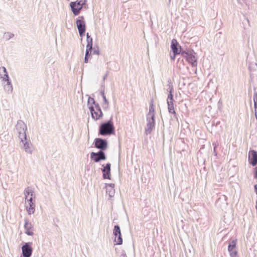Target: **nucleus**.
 I'll use <instances>...</instances> for the list:
<instances>
[{"label": "nucleus", "mask_w": 257, "mask_h": 257, "mask_svg": "<svg viewBox=\"0 0 257 257\" xmlns=\"http://www.w3.org/2000/svg\"><path fill=\"white\" fill-rule=\"evenodd\" d=\"M87 105L93 119L97 120L102 117L103 113L99 104L95 101L94 98L89 96L87 101Z\"/></svg>", "instance_id": "nucleus-1"}, {"label": "nucleus", "mask_w": 257, "mask_h": 257, "mask_svg": "<svg viewBox=\"0 0 257 257\" xmlns=\"http://www.w3.org/2000/svg\"><path fill=\"white\" fill-rule=\"evenodd\" d=\"M112 116L107 121L102 122L98 129V135L107 136L114 134L115 133L114 126L112 122Z\"/></svg>", "instance_id": "nucleus-2"}, {"label": "nucleus", "mask_w": 257, "mask_h": 257, "mask_svg": "<svg viewBox=\"0 0 257 257\" xmlns=\"http://www.w3.org/2000/svg\"><path fill=\"white\" fill-rule=\"evenodd\" d=\"M86 0H77L75 2H71L70 3L69 6L73 14L75 16H77L80 13L83 6L86 4Z\"/></svg>", "instance_id": "nucleus-3"}, {"label": "nucleus", "mask_w": 257, "mask_h": 257, "mask_svg": "<svg viewBox=\"0 0 257 257\" xmlns=\"http://www.w3.org/2000/svg\"><path fill=\"white\" fill-rule=\"evenodd\" d=\"M93 144L94 147L99 151H103L108 148V142L106 140L100 138L94 139Z\"/></svg>", "instance_id": "nucleus-4"}, {"label": "nucleus", "mask_w": 257, "mask_h": 257, "mask_svg": "<svg viewBox=\"0 0 257 257\" xmlns=\"http://www.w3.org/2000/svg\"><path fill=\"white\" fill-rule=\"evenodd\" d=\"M113 235L115 236L114 242L116 245H121L122 244L123 240L121 236V233L120 227L116 224L114 226L113 229Z\"/></svg>", "instance_id": "nucleus-5"}, {"label": "nucleus", "mask_w": 257, "mask_h": 257, "mask_svg": "<svg viewBox=\"0 0 257 257\" xmlns=\"http://www.w3.org/2000/svg\"><path fill=\"white\" fill-rule=\"evenodd\" d=\"M147 126L145 128V133L147 135L150 134L155 128V114L151 116H147Z\"/></svg>", "instance_id": "nucleus-6"}, {"label": "nucleus", "mask_w": 257, "mask_h": 257, "mask_svg": "<svg viewBox=\"0 0 257 257\" xmlns=\"http://www.w3.org/2000/svg\"><path fill=\"white\" fill-rule=\"evenodd\" d=\"M32 242H25L22 246V254L24 257H31L33 252Z\"/></svg>", "instance_id": "nucleus-7"}, {"label": "nucleus", "mask_w": 257, "mask_h": 257, "mask_svg": "<svg viewBox=\"0 0 257 257\" xmlns=\"http://www.w3.org/2000/svg\"><path fill=\"white\" fill-rule=\"evenodd\" d=\"M90 158L95 162H99L102 160H105L106 159V156L103 151H99L96 153H91Z\"/></svg>", "instance_id": "nucleus-8"}, {"label": "nucleus", "mask_w": 257, "mask_h": 257, "mask_svg": "<svg viewBox=\"0 0 257 257\" xmlns=\"http://www.w3.org/2000/svg\"><path fill=\"white\" fill-rule=\"evenodd\" d=\"M171 49L173 54L178 55L181 52V46L175 39H173L171 43Z\"/></svg>", "instance_id": "nucleus-9"}, {"label": "nucleus", "mask_w": 257, "mask_h": 257, "mask_svg": "<svg viewBox=\"0 0 257 257\" xmlns=\"http://www.w3.org/2000/svg\"><path fill=\"white\" fill-rule=\"evenodd\" d=\"M103 168L101 169L102 172V176L104 179H110V170H111V164L108 163L104 166L102 165Z\"/></svg>", "instance_id": "nucleus-10"}, {"label": "nucleus", "mask_w": 257, "mask_h": 257, "mask_svg": "<svg viewBox=\"0 0 257 257\" xmlns=\"http://www.w3.org/2000/svg\"><path fill=\"white\" fill-rule=\"evenodd\" d=\"M248 161L252 166L257 164V152L254 150H250L248 154Z\"/></svg>", "instance_id": "nucleus-11"}, {"label": "nucleus", "mask_w": 257, "mask_h": 257, "mask_svg": "<svg viewBox=\"0 0 257 257\" xmlns=\"http://www.w3.org/2000/svg\"><path fill=\"white\" fill-rule=\"evenodd\" d=\"M195 54L196 53L194 51L192 50L190 51V53L186 58L188 63H190L193 67L196 66L197 65V59L195 56Z\"/></svg>", "instance_id": "nucleus-12"}, {"label": "nucleus", "mask_w": 257, "mask_h": 257, "mask_svg": "<svg viewBox=\"0 0 257 257\" xmlns=\"http://www.w3.org/2000/svg\"><path fill=\"white\" fill-rule=\"evenodd\" d=\"M77 28L78 31L86 30L85 22L83 16L79 17L76 21Z\"/></svg>", "instance_id": "nucleus-13"}, {"label": "nucleus", "mask_w": 257, "mask_h": 257, "mask_svg": "<svg viewBox=\"0 0 257 257\" xmlns=\"http://www.w3.org/2000/svg\"><path fill=\"white\" fill-rule=\"evenodd\" d=\"M25 224H24V228L26 230L25 233L29 236H32L34 234V233L33 231H30V229H31L33 228V225L31 223L29 222L28 221V219L27 218H25Z\"/></svg>", "instance_id": "nucleus-14"}, {"label": "nucleus", "mask_w": 257, "mask_h": 257, "mask_svg": "<svg viewBox=\"0 0 257 257\" xmlns=\"http://www.w3.org/2000/svg\"><path fill=\"white\" fill-rule=\"evenodd\" d=\"M0 78L4 82L10 80L7 69L4 66L0 67Z\"/></svg>", "instance_id": "nucleus-15"}, {"label": "nucleus", "mask_w": 257, "mask_h": 257, "mask_svg": "<svg viewBox=\"0 0 257 257\" xmlns=\"http://www.w3.org/2000/svg\"><path fill=\"white\" fill-rule=\"evenodd\" d=\"M23 144V148L24 149L25 151L29 154H32L33 152L34 149L33 148V145L30 142L25 141Z\"/></svg>", "instance_id": "nucleus-16"}, {"label": "nucleus", "mask_w": 257, "mask_h": 257, "mask_svg": "<svg viewBox=\"0 0 257 257\" xmlns=\"http://www.w3.org/2000/svg\"><path fill=\"white\" fill-rule=\"evenodd\" d=\"M27 130V126L25 124H23V127H22V131L23 132H21L20 131L19 132V138L21 140V142L22 143H24V142L26 141L27 140V135L26 133V131Z\"/></svg>", "instance_id": "nucleus-17"}, {"label": "nucleus", "mask_w": 257, "mask_h": 257, "mask_svg": "<svg viewBox=\"0 0 257 257\" xmlns=\"http://www.w3.org/2000/svg\"><path fill=\"white\" fill-rule=\"evenodd\" d=\"M29 206H27V210L29 214H33L35 210V202H28Z\"/></svg>", "instance_id": "nucleus-18"}, {"label": "nucleus", "mask_w": 257, "mask_h": 257, "mask_svg": "<svg viewBox=\"0 0 257 257\" xmlns=\"http://www.w3.org/2000/svg\"><path fill=\"white\" fill-rule=\"evenodd\" d=\"M5 82H6L7 84L4 86V89L8 93H12L13 91V86L11 80L5 81Z\"/></svg>", "instance_id": "nucleus-19"}, {"label": "nucleus", "mask_w": 257, "mask_h": 257, "mask_svg": "<svg viewBox=\"0 0 257 257\" xmlns=\"http://www.w3.org/2000/svg\"><path fill=\"white\" fill-rule=\"evenodd\" d=\"M236 239H233L229 242L228 245V250L229 252H231L233 250H234V249L236 246Z\"/></svg>", "instance_id": "nucleus-20"}, {"label": "nucleus", "mask_w": 257, "mask_h": 257, "mask_svg": "<svg viewBox=\"0 0 257 257\" xmlns=\"http://www.w3.org/2000/svg\"><path fill=\"white\" fill-rule=\"evenodd\" d=\"M169 94H168V98H167V102H170V103H172L173 102V88L172 87H171L170 86H169Z\"/></svg>", "instance_id": "nucleus-21"}, {"label": "nucleus", "mask_w": 257, "mask_h": 257, "mask_svg": "<svg viewBox=\"0 0 257 257\" xmlns=\"http://www.w3.org/2000/svg\"><path fill=\"white\" fill-rule=\"evenodd\" d=\"M24 195L25 197V200H26V199L28 198L29 195H30L31 196L35 195L34 191L29 187L25 189L24 191Z\"/></svg>", "instance_id": "nucleus-22"}, {"label": "nucleus", "mask_w": 257, "mask_h": 257, "mask_svg": "<svg viewBox=\"0 0 257 257\" xmlns=\"http://www.w3.org/2000/svg\"><path fill=\"white\" fill-rule=\"evenodd\" d=\"M153 114H155V108L153 104V100L152 99L149 106V111L147 114V116H151Z\"/></svg>", "instance_id": "nucleus-23"}, {"label": "nucleus", "mask_w": 257, "mask_h": 257, "mask_svg": "<svg viewBox=\"0 0 257 257\" xmlns=\"http://www.w3.org/2000/svg\"><path fill=\"white\" fill-rule=\"evenodd\" d=\"M87 37V45L86 47H90L92 48L93 46V39L92 38L89 36V33H87L86 34Z\"/></svg>", "instance_id": "nucleus-24"}, {"label": "nucleus", "mask_w": 257, "mask_h": 257, "mask_svg": "<svg viewBox=\"0 0 257 257\" xmlns=\"http://www.w3.org/2000/svg\"><path fill=\"white\" fill-rule=\"evenodd\" d=\"M106 192L108 194L109 196L111 198L114 196L115 193V190L114 188H106Z\"/></svg>", "instance_id": "nucleus-25"}, {"label": "nucleus", "mask_w": 257, "mask_h": 257, "mask_svg": "<svg viewBox=\"0 0 257 257\" xmlns=\"http://www.w3.org/2000/svg\"><path fill=\"white\" fill-rule=\"evenodd\" d=\"M4 37L6 38L7 40H9L14 37V34L10 32H7L5 33Z\"/></svg>", "instance_id": "nucleus-26"}, {"label": "nucleus", "mask_w": 257, "mask_h": 257, "mask_svg": "<svg viewBox=\"0 0 257 257\" xmlns=\"http://www.w3.org/2000/svg\"><path fill=\"white\" fill-rule=\"evenodd\" d=\"M100 94H101V95L102 96V97L103 98V102H104V105L105 104H109L108 100L107 99V98H106V97L105 96V93H104V90H101L100 91Z\"/></svg>", "instance_id": "nucleus-27"}, {"label": "nucleus", "mask_w": 257, "mask_h": 257, "mask_svg": "<svg viewBox=\"0 0 257 257\" xmlns=\"http://www.w3.org/2000/svg\"><path fill=\"white\" fill-rule=\"evenodd\" d=\"M189 53H190V51H186L183 50L181 49V52H180V54H181L182 57L186 58V57L188 56Z\"/></svg>", "instance_id": "nucleus-28"}, {"label": "nucleus", "mask_w": 257, "mask_h": 257, "mask_svg": "<svg viewBox=\"0 0 257 257\" xmlns=\"http://www.w3.org/2000/svg\"><path fill=\"white\" fill-rule=\"evenodd\" d=\"M230 257L238 256V252L236 250H233L231 252H229Z\"/></svg>", "instance_id": "nucleus-29"}, {"label": "nucleus", "mask_w": 257, "mask_h": 257, "mask_svg": "<svg viewBox=\"0 0 257 257\" xmlns=\"http://www.w3.org/2000/svg\"><path fill=\"white\" fill-rule=\"evenodd\" d=\"M167 105H168V110H173V109H174L173 102H172V103L167 102Z\"/></svg>", "instance_id": "nucleus-30"}, {"label": "nucleus", "mask_w": 257, "mask_h": 257, "mask_svg": "<svg viewBox=\"0 0 257 257\" xmlns=\"http://www.w3.org/2000/svg\"><path fill=\"white\" fill-rule=\"evenodd\" d=\"M92 51H93L92 48L86 47L85 53L87 54H89L91 55V53H92Z\"/></svg>", "instance_id": "nucleus-31"}, {"label": "nucleus", "mask_w": 257, "mask_h": 257, "mask_svg": "<svg viewBox=\"0 0 257 257\" xmlns=\"http://www.w3.org/2000/svg\"><path fill=\"white\" fill-rule=\"evenodd\" d=\"M90 54H87L86 53H85V57H84V62L85 63H87L88 62V60H89V58H90Z\"/></svg>", "instance_id": "nucleus-32"}, {"label": "nucleus", "mask_w": 257, "mask_h": 257, "mask_svg": "<svg viewBox=\"0 0 257 257\" xmlns=\"http://www.w3.org/2000/svg\"><path fill=\"white\" fill-rule=\"evenodd\" d=\"M254 103V107L255 109V116L256 119H257V102L255 101H253Z\"/></svg>", "instance_id": "nucleus-33"}, {"label": "nucleus", "mask_w": 257, "mask_h": 257, "mask_svg": "<svg viewBox=\"0 0 257 257\" xmlns=\"http://www.w3.org/2000/svg\"><path fill=\"white\" fill-rule=\"evenodd\" d=\"M168 111L170 113L173 114L174 115V117L177 118V114L174 109L173 110H169Z\"/></svg>", "instance_id": "nucleus-34"}, {"label": "nucleus", "mask_w": 257, "mask_h": 257, "mask_svg": "<svg viewBox=\"0 0 257 257\" xmlns=\"http://www.w3.org/2000/svg\"><path fill=\"white\" fill-rule=\"evenodd\" d=\"M93 54H96V55H99L100 51L99 50L98 48L97 49H94L92 51Z\"/></svg>", "instance_id": "nucleus-35"}, {"label": "nucleus", "mask_w": 257, "mask_h": 257, "mask_svg": "<svg viewBox=\"0 0 257 257\" xmlns=\"http://www.w3.org/2000/svg\"><path fill=\"white\" fill-rule=\"evenodd\" d=\"M85 31L86 30L78 31L79 35L81 37H83L84 36Z\"/></svg>", "instance_id": "nucleus-36"}, {"label": "nucleus", "mask_w": 257, "mask_h": 257, "mask_svg": "<svg viewBox=\"0 0 257 257\" xmlns=\"http://www.w3.org/2000/svg\"><path fill=\"white\" fill-rule=\"evenodd\" d=\"M114 184L113 183H110V184H106V188H114Z\"/></svg>", "instance_id": "nucleus-37"}, {"label": "nucleus", "mask_w": 257, "mask_h": 257, "mask_svg": "<svg viewBox=\"0 0 257 257\" xmlns=\"http://www.w3.org/2000/svg\"><path fill=\"white\" fill-rule=\"evenodd\" d=\"M253 100L257 102V92H254L253 96Z\"/></svg>", "instance_id": "nucleus-38"}, {"label": "nucleus", "mask_w": 257, "mask_h": 257, "mask_svg": "<svg viewBox=\"0 0 257 257\" xmlns=\"http://www.w3.org/2000/svg\"><path fill=\"white\" fill-rule=\"evenodd\" d=\"M33 196H31V197L30 198H28L27 199H26V200H27L28 202H35V200H33Z\"/></svg>", "instance_id": "nucleus-39"}, {"label": "nucleus", "mask_w": 257, "mask_h": 257, "mask_svg": "<svg viewBox=\"0 0 257 257\" xmlns=\"http://www.w3.org/2000/svg\"><path fill=\"white\" fill-rule=\"evenodd\" d=\"M102 107L104 109H107L108 107V104L104 105V102H103Z\"/></svg>", "instance_id": "nucleus-40"}, {"label": "nucleus", "mask_w": 257, "mask_h": 257, "mask_svg": "<svg viewBox=\"0 0 257 257\" xmlns=\"http://www.w3.org/2000/svg\"><path fill=\"white\" fill-rule=\"evenodd\" d=\"M120 257H127V255L124 251H122Z\"/></svg>", "instance_id": "nucleus-41"}, {"label": "nucleus", "mask_w": 257, "mask_h": 257, "mask_svg": "<svg viewBox=\"0 0 257 257\" xmlns=\"http://www.w3.org/2000/svg\"><path fill=\"white\" fill-rule=\"evenodd\" d=\"M254 178L257 179V167H255L254 170Z\"/></svg>", "instance_id": "nucleus-42"}, {"label": "nucleus", "mask_w": 257, "mask_h": 257, "mask_svg": "<svg viewBox=\"0 0 257 257\" xmlns=\"http://www.w3.org/2000/svg\"><path fill=\"white\" fill-rule=\"evenodd\" d=\"M176 55H175V54H173V55L171 56V59L173 60H174L175 59V57H176Z\"/></svg>", "instance_id": "nucleus-43"}, {"label": "nucleus", "mask_w": 257, "mask_h": 257, "mask_svg": "<svg viewBox=\"0 0 257 257\" xmlns=\"http://www.w3.org/2000/svg\"><path fill=\"white\" fill-rule=\"evenodd\" d=\"M254 187L255 192H256V194L257 195V184L255 185Z\"/></svg>", "instance_id": "nucleus-44"}, {"label": "nucleus", "mask_w": 257, "mask_h": 257, "mask_svg": "<svg viewBox=\"0 0 257 257\" xmlns=\"http://www.w3.org/2000/svg\"><path fill=\"white\" fill-rule=\"evenodd\" d=\"M107 76V73H106L104 76H103V79L104 80L105 79V78H106V77Z\"/></svg>", "instance_id": "nucleus-45"}, {"label": "nucleus", "mask_w": 257, "mask_h": 257, "mask_svg": "<svg viewBox=\"0 0 257 257\" xmlns=\"http://www.w3.org/2000/svg\"><path fill=\"white\" fill-rule=\"evenodd\" d=\"M215 148H216V147L215 146V147H214V152H215Z\"/></svg>", "instance_id": "nucleus-46"}, {"label": "nucleus", "mask_w": 257, "mask_h": 257, "mask_svg": "<svg viewBox=\"0 0 257 257\" xmlns=\"http://www.w3.org/2000/svg\"><path fill=\"white\" fill-rule=\"evenodd\" d=\"M171 0H169V3H170Z\"/></svg>", "instance_id": "nucleus-47"}]
</instances>
